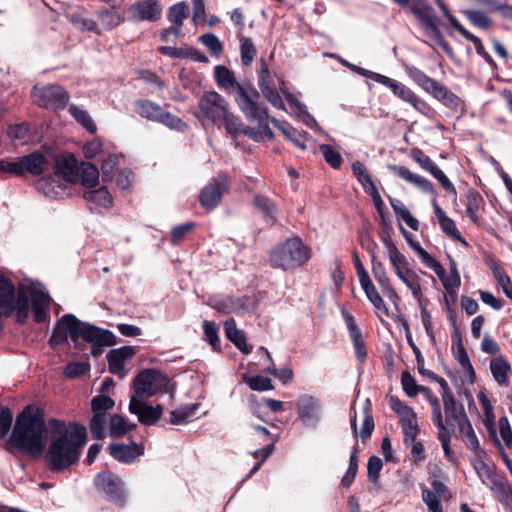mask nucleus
Here are the masks:
<instances>
[{
    "instance_id": "obj_1",
    "label": "nucleus",
    "mask_w": 512,
    "mask_h": 512,
    "mask_svg": "<svg viewBox=\"0 0 512 512\" xmlns=\"http://www.w3.org/2000/svg\"><path fill=\"white\" fill-rule=\"evenodd\" d=\"M53 436L46 454V462L53 470H63L74 464L86 442V428L79 424L67 426L58 420L51 422Z\"/></svg>"
},
{
    "instance_id": "obj_2",
    "label": "nucleus",
    "mask_w": 512,
    "mask_h": 512,
    "mask_svg": "<svg viewBox=\"0 0 512 512\" xmlns=\"http://www.w3.org/2000/svg\"><path fill=\"white\" fill-rule=\"evenodd\" d=\"M70 338L75 347H80L82 342L94 346L92 354L96 356L99 350L96 347L112 346L115 344V336L108 330L98 328L90 323L78 320L72 314L64 315L56 324L50 337L51 345H59Z\"/></svg>"
},
{
    "instance_id": "obj_3",
    "label": "nucleus",
    "mask_w": 512,
    "mask_h": 512,
    "mask_svg": "<svg viewBox=\"0 0 512 512\" xmlns=\"http://www.w3.org/2000/svg\"><path fill=\"white\" fill-rule=\"evenodd\" d=\"M46 434L42 417L33 409L26 408L16 420L11 443L24 453L39 456L45 447Z\"/></svg>"
},
{
    "instance_id": "obj_4",
    "label": "nucleus",
    "mask_w": 512,
    "mask_h": 512,
    "mask_svg": "<svg viewBox=\"0 0 512 512\" xmlns=\"http://www.w3.org/2000/svg\"><path fill=\"white\" fill-rule=\"evenodd\" d=\"M199 115L215 124H224L229 134L237 135L241 132V123L237 116L229 110V103L216 91L205 92L198 102Z\"/></svg>"
},
{
    "instance_id": "obj_5",
    "label": "nucleus",
    "mask_w": 512,
    "mask_h": 512,
    "mask_svg": "<svg viewBox=\"0 0 512 512\" xmlns=\"http://www.w3.org/2000/svg\"><path fill=\"white\" fill-rule=\"evenodd\" d=\"M310 248L299 238H289L270 253L273 267L290 271L304 265L310 258Z\"/></svg>"
},
{
    "instance_id": "obj_6",
    "label": "nucleus",
    "mask_w": 512,
    "mask_h": 512,
    "mask_svg": "<svg viewBox=\"0 0 512 512\" xmlns=\"http://www.w3.org/2000/svg\"><path fill=\"white\" fill-rule=\"evenodd\" d=\"M13 312L19 322L25 320L29 314L28 298L22 292L16 294L8 279L0 278V316H9Z\"/></svg>"
},
{
    "instance_id": "obj_7",
    "label": "nucleus",
    "mask_w": 512,
    "mask_h": 512,
    "mask_svg": "<svg viewBox=\"0 0 512 512\" xmlns=\"http://www.w3.org/2000/svg\"><path fill=\"white\" fill-rule=\"evenodd\" d=\"M169 380L161 372L147 369L139 373L133 381L135 394L132 397L149 398L166 391Z\"/></svg>"
},
{
    "instance_id": "obj_8",
    "label": "nucleus",
    "mask_w": 512,
    "mask_h": 512,
    "mask_svg": "<svg viewBox=\"0 0 512 512\" xmlns=\"http://www.w3.org/2000/svg\"><path fill=\"white\" fill-rule=\"evenodd\" d=\"M33 101L45 108L61 109L69 101L68 93L60 86L55 84H37L32 91Z\"/></svg>"
},
{
    "instance_id": "obj_9",
    "label": "nucleus",
    "mask_w": 512,
    "mask_h": 512,
    "mask_svg": "<svg viewBox=\"0 0 512 512\" xmlns=\"http://www.w3.org/2000/svg\"><path fill=\"white\" fill-rule=\"evenodd\" d=\"M234 99L240 110L249 120L261 123L268 118L267 108L258 103L259 94L254 89H248L244 86L238 87L234 94Z\"/></svg>"
},
{
    "instance_id": "obj_10",
    "label": "nucleus",
    "mask_w": 512,
    "mask_h": 512,
    "mask_svg": "<svg viewBox=\"0 0 512 512\" xmlns=\"http://www.w3.org/2000/svg\"><path fill=\"white\" fill-rule=\"evenodd\" d=\"M412 12L422 22L426 35L435 41L438 45L446 48L445 42L437 26V17L434 9L425 0H418L411 7Z\"/></svg>"
},
{
    "instance_id": "obj_11",
    "label": "nucleus",
    "mask_w": 512,
    "mask_h": 512,
    "mask_svg": "<svg viewBox=\"0 0 512 512\" xmlns=\"http://www.w3.org/2000/svg\"><path fill=\"white\" fill-rule=\"evenodd\" d=\"M373 80L388 87L402 101L410 104L415 110L425 113L429 108L409 87L385 75L374 73Z\"/></svg>"
},
{
    "instance_id": "obj_12",
    "label": "nucleus",
    "mask_w": 512,
    "mask_h": 512,
    "mask_svg": "<svg viewBox=\"0 0 512 512\" xmlns=\"http://www.w3.org/2000/svg\"><path fill=\"white\" fill-rule=\"evenodd\" d=\"M129 18L133 22L157 21L162 14L158 0H140L128 8Z\"/></svg>"
},
{
    "instance_id": "obj_13",
    "label": "nucleus",
    "mask_w": 512,
    "mask_h": 512,
    "mask_svg": "<svg viewBox=\"0 0 512 512\" xmlns=\"http://www.w3.org/2000/svg\"><path fill=\"white\" fill-rule=\"evenodd\" d=\"M470 462L478 478L484 485L490 489H493L498 485L495 466L490 461L487 453L484 450H482V454L474 453V456L471 458Z\"/></svg>"
},
{
    "instance_id": "obj_14",
    "label": "nucleus",
    "mask_w": 512,
    "mask_h": 512,
    "mask_svg": "<svg viewBox=\"0 0 512 512\" xmlns=\"http://www.w3.org/2000/svg\"><path fill=\"white\" fill-rule=\"evenodd\" d=\"M144 398L131 397L129 403L130 413L137 416L140 423L154 425L162 416L161 405L152 406L143 400Z\"/></svg>"
},
{
    "instance_id": "obj_15",
    "label": "nucleus",
    "mask_w": 512,
    "mask_h": 512,
    "mask_svg": "<svg viewBox=\"0 0 512 512\" xmlns=\"http://www.w3.org/2000/svg\"><path fill=\"white\" fill-rule=\"evenodd\" d=\"M95 485L114 502L122 503L124 500L123 483L117 475L111 472H101L95 477Z\"/></svg>"
},
{
    "instance_id": "obj_16",
    "label": "nucleus",
    "mask_w": 512,
    "mask_h": 512,
    "mask_svg": "<svg viewBox=\"0 0 512 512\" xmlns=\"http://www.w3.org/2000/svg\"><path fill=\"white\" fill-rule=\"evenodd\" d=\"M135 354L134 348L131 346H123L117 349H112L107 354L109 370L115 375L124 378L126 375L125 367Z\"/></svg>"
},
{
    "instance_id": "obj_17",
    "label": "nucleus",
    "mask_w": 512,
    "mask_h": 512,
    "mask_svg": "<svg viewBox=\"0 0 512 512\" xmlns=\"http://www.w3.org/2000/svg\"><path fill=\"white\" fill-rule=\"evenodd\" d=\"M455 422L458 425L460 436L466 447L472 450L473 453L482 454L483 449L466 413L459 412L458 415L455 414Z\"/></svg>"
},
{
    "instance_id": "obj_18",
    "label": "nucleus",
    "mask_w": 512,
    "mask_h": 512,
    "mask_svg": "<svg viewBox=\"0 0 512 512\" xmlns=\"http://www.w3.org/2000/svg\"><path fill=\"white\" fill-rule=\"evenodd\" d=\"M321 405L317 399L310 395H303L299 399L298 413L306 426H315L320 418Z\"/></svg>"
},
{
    "instance_id": "obj_19",
    "label": "nucleus",
    "mask_w": 512,
    "mask_h": 512,
    "mask_svg": "<svg viewBox=\"0 0 512 512\" xmlns=\"http://www.w3.org/2000/svg\"><path fill=\"white\" fill-rule=\"evenodd\" d=\"M390 169L393 171L395 175L405 180L406 182L416 186L424 193L432 195L434 198L436 196V191L432 185V183L426 178L411 172L404 166L394 165L391 166Z\"/></svg>"
},
{
    "instance_id": "obj_20",
    "label": "nucleus",
    "mask_w": 512,
    "mask_h": 512,
    "mask_svg": "<svg viewBox=\"0 0 512 512\" xmlns=\"http://www.w3.org/2000/svg\"><path fill=\"white\" fill-rule=\"evenodd\" d=\"M382 242L395 275L410 267L408 259L400 252L389 234L382 236Z\"/></svg>"
},
{
    "instance_id": "obj_21",
    "label": "nucleus",
    "mask_w": 512,
    "mask_h": 512,
    "mask_svg": "<svg viewBox=\"0 0 512 512\" xmlns=\"http://www.w3.org/2000/svg\"><path fill=\"white\" fill-rule=\"evenodd\" d=\"M30 296L32 300L34 319L38 323L44 322L46 319V312L51 302L50 296L39 286H33L31 288Z\"/></svg>"
},
{
    "instance_id": "obj_22",
    "label": "nucleus",
    "mask_w": 512,
    "mask_h": 512,
    "mask_svg": "<svg viewBox=\"0 0 512 512\" xmlns=\"http://www.w3.org/2000/svg\"><path fill=\"white\" fill-rule=\"evenodd\" d=\"M111 456L119 462L131 463L144 453V448L139 444L125 445L114 443L109 446Z\"/></svg>"
},
{
    "instance_id": "obj_23",
    "label": "nucleus",
    "mask_w": 512,
    "mask_h": 512,
    "mask_svg": "<svg viewBox=\"0 0 512 512\" xmlns=\"http://www.w3.org/2000/svg\"><path fill=\"white\" fill-rule=\"evenodd\" d=\"M432 206L435 216L437 217L443 232L446 233L449 237L453 238L455 241L463 244L464 246H468V243L462 237L454 221L445 214L435 199L432 200Z\"/></svg>"
},
{
    "instance_id": "obj_24",
    "label": "nucleus",
    "mask_w": 512,
    "mask_h": 512,
    "mask_svg": "<svg viewBox=\"0 0 512 512\" xmlns=\"http://www.w3.org/2000/svg\"><path fill=\"white\" fill-rule=\"evenodd\" d=\"M226 190V182L214 181L207 185L200 194V202L202 206L208 209L216 207Z\"/></svg>"
},
{
    "instance_id": "obj_25",
    "label": "nucleus",
    "mask_w": 512,
    "mask_h": 512,
    "mask_svg": "<svg viewBox=\"0 0 512 512\" xmlns=\"http://www.w3.org/2000/svg\"><path fill=\"white\" fill-rule=\"evenodd\" d=\"M78 167L76 158L71 154L62 155L56 159V175L62 177L67 182L77 181Z\"/></svg>"
},
{
    "instance_id": "obj_26",
    "label": "nucleus",
    "mask_w": 512,
    "mask_h": 512,
    "mask_svg": "<svg viewBox=\"0 0 512 512\" xmlns=\"http://www.w3.org/2000/svg\"><path fill=\"white\" fill-rule=\"evenodd\" d=\"M22 175L30 173L32 175H39L46 171L48 168V160L39 152H33L29 155L20 158Z\"/></svg>"
},
{
    "instance_id": "obj_27",
    "label": "nucleus",
    "mask_w": 512,
    "mask_h": 512,
    "mask_svg": "<svg viewBox=\"0 0 512 512\" xmlns=\"http://www.w3.org/2000/svg\"><path fill=\"white\" fill-rule=\"evenodd\" d=\"M372 273L383 293L391 299L396 298V291L391 285L385 266L376 260L374 255L372 256Z\"/></svg>"
},
{
    "instance_id": "obj_28",
    "label": "nucleus",
    "mask_w": 512,
    "mask_h": 512,
    "mask_svg": "<svg viewBox=\"0 0 512 512\" xmlns=\"http://www.w3.org/2000/svg\"><path fill=\"white\" fill-rule=\"evenodd\" d=\"M359 283H360L361 288L365 292L368 300L374 306L377 313H382L384 315H388V308H387L383 298L377 291L375 285L371 281L370 277L369 276L363 277L362 279L359 280Z\"/></svg>"
},
{
    "instance_id": "obj_29",
    "label": "nucleus",
    "mask_w": 512,
    "mask_h": 512,
    "mask_svg": "<svg viewBox=\"0 0 512 512\" xmlns=\"http://www.w3.org/2000/svg\"><path fill=\"white\" fill-rule=\"evenodd\" d=\"M214 77L218 87L228 93L236 92L242 86L237 82L234 73L223 65L214 68Z\"/></svg>"
},
{
    "instance_id": "obj_30",
    "label": "nucleus",
    "mask_w": 512,
    "mask_h": 512,
    "mask_svg": "<svg viewBox=\"0 0 512 512\" xmlns=\"http://www.w3.org/2000/svg\"><path fill=\"white\" fill-rule=\"evenodd\" d=\"M396 276L399 280L411 291L413 297L420 301L422 297L421 278L418 273L411 267L397 273Z\"/></svg>"
},
{
    "instance_id": "obj_31",
    "label": "nucleus",
    "mask_w": 512,
    "mask_h": 512,
    "mask_svg": "<svg viewBox=\"0 0 512 512\" xmlns=\"http://www.w3.org/2000/svg\"><path fill=\"white\" fill-rule=\"evenodd\" d=\"M226 337L244 354H249L251 349L246 344V339L233 319H228L224 323Z\"/></svg>"
},
{
    "instance_id": "obj_32",
    "label": "nucleus",
    "mask_w": 512,
    "mask_h": 512,
    "mask_svg": "<svg viewBox=\"0 0 512 512\" xmlns=\"http://www.w3.org/2000/svg\"><path fill=\"white\" fill-rule=\"evenodd\" d=\"M135 427V424L128 422L119 414L111 415L108 420V434L113 438H120Z\"/></svg>"
},
{
    "instance_id": "obj_33",
    "label": "nucleus",
    "mask_w": 512,
    "mask_h": 512,
    "mask_svg": "<svg viewBox=\"0 0 512 512\" xmlns=\"http://www.w3.org/2000/svg\"><path fill=\"white\" fill-rule=\"evenodd\" d=\"M99 179V170L91 163L82 162L77 169V181L87 188L96 186Z\"/></svg>"
},
{
    "instance_id": "obj_34",
    "label": "nucleus",
    "mask_w": 512,
    "mask_h": 512,
    "mask_svg": "<svg viewBox=\"0 0 512 512\" xmlns=\"http://www.w3.org/2000/svg\"><path fill=\"white\" fill-rule=\"evenodd\" d=\"M199 404H187L170 412V423L173 425H184L195 418Z\"/></svg>"
},
{
    "instance_id": "obj_35",
    "label": "nucleus",
    "mask_w": 512,
    "mask_h": 512,
    "mask_svg": "<svg viewBox=\"0 0 512 512\" xmlns=\"http://www.w3.org/2000/svg\"><path fill=\"white\" fill-rule=\"evenodd\" d=\"M271 122L282 132V134L290 140L296 147L301 150L306 148L305 135L294 129L287 122L279 121L276 118H271Z\"/></svg>"
},
{
    "instance_id": "obj_36",
    "label": "nucleus",
    "mask_w": 512,
    "mask_h": 512,
    "mask_svg": "<svg viewBox=\"0 0 512 512\" xmlns=\"http://www.w3.org/2000/svg\"><path fill=\"white\" fill-rule=\"evenodd\" d=\"M490 370L494 380L501 386L508 384L511 367L509 363L502 357H496L490 362Z\"/></svg>"
},
{
    "instance_id": "obj_37",
    "label": "nucleus",
    "mask_w": 512,
    "mask_h": 512,
    "mask_svg": "<svg viewBox=\"0 0 512 512\" xmlns=\"http://www.w3.org/2000/svg\"><path fill=\"white\" fill-rule=\"evenodd\" d=\"M479 403L482 408V419L485 427L487 430L494 434V425H495V419L496 416L494 414V408L491 404V401L489 400L488 396L485 394L484 391H480L477 395Z\"/></svg>"
},
{
    "instance_id": "obj_38",
    "label": "nucleus",
    "mask_w": 512,
    "mask_h": 512,
    "mask_svg": "<svg viewBox=\"0 0 512 512\" xmlns=\"http://www.w3.org/2000/svg\"><path fill=\"white\" fill-rule=\"evenodd\" d=\"M454 356L457 362L459 363L461 367V371L463 376L470 382L473 383L475 381L476 375L475 371L473 369V366L470 362L469 356L463 346V344L460 342L455 351Z\"/></svg>"
},
{
    "instance_id": "obj_39",
    "label": "nucleus",
    "mask_w": 512,
    "mask_h": 512,
    "mask_svg": "<svg viewBox=\"0 0 512 512\" xmlns=\"http://www.w3.org/2000/svg\"><path fill=\"white\" fill-rule=\"evenodd\" d=\"M427 93H430L435 99L439 100L447 107H457L459 104L458 97L446 86L438 83L437 81Z\"/></svg>"
},
{
    "instance_id": "obj_40",
    "label": "nucleus",
    "mask_w": 512,
    "mask_h": 512,
    "mask_svg": "<svg viewBox=\"0 0 512 512\" xmlns=\"http://www.w3.org/2000/svg\"><path fill=\"white\" fill-rule=\"evenodd\" d=\"M255 207L263 214V217L269 224H273L276 220V205L266 196L257 195L254 199Z\"/></svg>"
},
{
    "instance_id": "obj_41",
    "label": "nucleus",
    "mask_w": 512,
    "mask_h": 512,
    "mask_svg": "<svg viewBox=\"0 0 512 512\" xmlns=\"http://www.w3.org/2000/svg\"><path fill=\"white\" fill-rule=\"evenodd\" d=\"M84 198L100 207L108 208L112 205V196L106 187L89 189L84 193Z\"/></svg>"
},
{
    "instance_id": "obj_42",
    "label": "nucleus",
    "mask_w": 512,
    "mask_h": 512,
    "mask_svg": "<svg viewBox=\"0 0 512 512\" xmlns=\"http://www.w3.org/2000/svg\"><path fill=\"white\" fill-rule=\"evenodd\" d=\"M135 110L140 116L151 121H157L158 118H161L163 108L151 101L142 100L136 102Z\"/></svg>"
},
{
    "instance_id": "obj_43",
    "label": "nucleus",
    "mask_w": 512,
    "mask_h": 512,
    "mask_svg": "<svg viewBox=\"0 0 512 512\" xmlns=\"http://www.w3.org/2000/svg\"><path fill=\"white\" fill-rule=\"evenodd\" d=\"M390 204L397 216L401 218L411 229H419V221L410 213L407 207L399 199L391 198Z\"/></svg>"
},
{
    "instance_id": "obj_44",
    "label": "nucleus",
    "mask_w": 512,
    "mask_h": 512,
    "mask_svg": "<svg viewBox=\"0 0 512 512\" xmlns=\"http://www.w3.org/2000/svg\"><path fill=\"white\" fill-rule=\"evenodd\" d=\"M437 382H439L444 389L442 400L445 412L448 415V417H451L455 421V414L458 415L459 412H464V410L457 409L455 398L453 394L450 392L447 382L443 378H439Z\"/></svg>"
},
{
    "instance_id": "obj_45",
    "label": "nucleus",
    "mask_w": 512,
    "mask_h": 512,
    "mask_svg": "<svg viewBox=\"0 0 512 512\" xmlns=\"http://www.w3.org/2000/svg\"><path fill=\"white\" fill-rule=\"evenodd\" d=\"M39 189H41L47 196L50 197H63L67 194L66 186L57 183L54 178L42 179L38 183Z\"/></svg>"
},
{
    "instance_id": "obj_46",
    "label": "nucleus",
    "mask_w": 512,
    "mask_h": 512,
    "mask_svg": "<svg viewBox=\"0 0 512 512\" xmlns=\"http://www.w3.org/2000/svg\"><path fill=\"white\" fill-rule=\"evenodd\" d=\"M406 72L408 76L423 90L428 92L430 88L434 85L436 80L432 79L428 75H426L423 71L420 69L414 67V66H407Z\"/></svg>"
},
{
    "instance_id": "obj_47",
    "label": "nucleus",
    "mask_w": 512,
    "mask_h": 512,
    "mask_svg": "<svg viewBox=\"0 0 512 512\" xmlns=\"http://www.w3.org/2000/svg\"><path fill=\"white\" fill-rule=\"evenodd\" d=\"M107 424L106 414L93 413L90 420V431L95 439L102 440L105 438Z\"/></svg>"
},
{
    "instance_id": "obj_48",
    "label": "nucleus",
    "mask_w": 512,
    "mask_h": 512,
    "mask_svg": "<svg viewBox=\"0 0 512 512\" xmlns=\"http://www.w3.org/2000/svg\"><path fill=\"white\" fill-rule=\"evenodd\" d=\"M493 276L497 281V284L502 288L505 295L512 299V283L506 272L497 264L491 266Z\"/></svg>"
},
{
    "instance_id": "obj_49",
    "label": "nucleus",
    "mask_w": 512,
    "mask_h": 512,
    "mask_svg": "<svg viewBox=\"0 0 512 512\" xmlns=\"http://www.w3.org/2000/svg\"><path fill=\"white\" fill-rule=\"evenodd\" d=\"M352 171L357 180L362 185L365 192L370 191L371 189L375 188V184L372 181L368 171L366 170L365 166L361 162H354L352 164Z\"/></svg>"
},
{
    "instance_id": "obj_50",
    "label": "nucleus",
    "mask_w": 512,
    "mask_h": 512,
    "mask_svg": "<svg viewBox=\"0 0 512 512\" xmlns=\"http://www.w3.org/2000/svg\"><path fill=\"white\" fill-rule=\"evenodd\" d=\"M401 421L402 430L404 433V442H414L418 435V424L416 414L406 417Z\"/></svg>"
},
{
    "instance_id": "obj_51",
    "label": "nucleus",
    "mask_w": 512,
    "mask_h": 512,
    "mask_svg": "<svg viewBox=\"0 0 512 512\" xmlns=\"http://www.w3.org/2000/svg\"><path fill=\"white\" fill-rule=\"evenodd\" d=\"M69 112L89 132L94 133L96 131V124L87 111L78 106L72 105L69 107Z\"/></svg>"
},
{
    "instance_id": "obj_52",
    "label": "nucleus",
    "mask_w": 512,
    "mask_h": 512,
    "mask_svg": "<svg viewBox=\"0 0 512 512\" xmlns=\"http://www.w3.org/2000/svg\"><path fill=\"white\" fill-rule=\"evenodd\" d=\"M188 7L185 2H179L169 8L168 19L171 23L181 29L184 20L187 18Z\"/></svg>"
},
{
    "instance_id": "obj_53",
    "label": "nucleus",
    "mask_w": 512,
    "mask_h": 512,
    "mask_svg": "<svg viewBox=\"0 0 512 512\" xmlns=\"http://www.w3.org/2000/svg\"><path fill=\"white\" fill-rule=\"evenodd\" d=\"M437 430H438V439L441 443L444 455L446 456V458L449 461L455 462L456 457L450 447L451 433H450L449 429L446 426H441V427L437 428Z\"/></svg>"
},
{
    "instance_id": "obj_54",
    "label": "nucleus",
    "mask_w": 512,
    "mask_h": 512,
    "mask_svg": "<svg viewBox=\"0 0 512 512\" xmlns=\"http://www.w3.org/2000/svg\"><path fill=\"white\" fill-rule=\"evenodd\" d=\"M118 166V157L115 154H107L101 163L102 178L104 181L111 180L114 177Z\"/></svg>"
},
{
    "instance_id": "obj_55",
    "label": "nucleus",
    "mask_w": 512,
    "mask_h": 512,
    "mask_svg": "<svg viewBox=\"0 0 512 512\" xmlns=\"http://www.w3.org/2000/svg\"><path fill=\"white\" fill-rule=\"evenodd\" d=\"M67 17L76 28L82 31H94L96 29L95 22L84 17L81 12L68 13Z\"/></svg>"
},
{
    "instance_id": "obj_56",
    "label": "nucleus",
    "mask_w": 512,
    "mask_h": 512,
    "mask_svg": "<svg viewBox=\"0 0 512 512\" xmlns=\"http://www.w3.org/2000/svg\"><path fill=\"white\" fill-rule=\"evenodd\" d=\"M442 284L449 293H454L459 288L461 280L454 262L451 263L450 272L446 274L445 278L442 280Z\"/></svg>"
},
{
    "instance_id": "obj_57",
    "label": "nucleus",
    "mask_w": 512,
    "mask_h": 512,
    "mask_svg": "<svg viewBox=\"0 0 512 512\" xmlns=\"http://www.w3.org/2000/svg\"><path fill=\"white\" fill-rule=\"evenodd\" d=\"M114 405V400L105 395L95 396L91 401V408L93 413L106 414V411L112 409Z\"/></svg>"
},
{
    "instance_id": "obj_58",
    "label": "nucleus",
    "mask_w": 512,
    "mask_h": 512,
    "mask_svg": "<svg viewBox=\"0 0 512 512\" xmlns=\"http://www.w3.org/2000/svg\"><path fill=\"white\" fill-rule=\"evenodd\" d=\"M245 381L254 391H268L274 389L272 381L264 376L245 377Z\"/></svg>"
},
{
    "instance_id": "obj_59",
    "label": "nucleus",
    "mask_w": 512,
    "mask_h": 512,
    "mask_svg": "<svg viewBox=\"0 0 512 512\" xmlns=\"http://www.w3.org/2000/svg\"><path fill=\"white\" fill-rule=\"evenodd\" d=\"M401 384L403 390L409 397H415L420 392L422 386L417 385L415 378L410 372L404 371L401 375Z\"/></svg>"
},
{
    "instance_id": "obj_60",
    "label": "nucleus",
    "mask_w": 512,
    "mask_h": 512,
    "mask_svg": "<svg viewBox=\"0 0 512 512\" xmlns=\"http://www.w3.org/2000/svg\"><path fill=\"white\" fill-rule=\"evenodd\" d=\"M275 77H277V79H278V82H279L278 87H279L280 91L285 96L286 100L291 104V106H293L299 112V114H306L305 105L302 104L301 102H299L296 99V97L293 96L287 90L286 83L283 80V77L282 76H278L276 74H275Z\"/></svg>"
},
{
    "instance_id": "obj_61",
    "label": "nucleus",
    "mask_w": 512,
    "mask_h": 512,
    "mask_svg": "<svg viewBox=\"0 0 512 512\" xmlns=\"http://www.w3.org/2000/svg\"><path fill=\"white\" fill-rule=\"evenodd\" d=\"M319 148L326 162L330 164L331 167H340L342 163V157L336 150H334L330 145L327 144H322L320 145Z\"/></svg>"
},
{
    "instance_id": "obj_62",
    "label": "nucleus",
    "mask_w": 512,
    "mask_h": 512,
    "mask_svg": "<svg viewBox=\"0 0 512 512\" xmlns=\"http://www.w3.org/2000/svg\"><path fill=\"white\" fill-rule=\"evenodd\" d=\"M240 52L243 64L249 66L256 54L255 47L250 39L245 38L241 41Z\"/></svg>"
},
{
    "instance_id": "obj_63",
    "label": "nucleus",
    "mask_w": 512,
    "mask_h": 512,
    "mask_svg": "<svg viewBox=\"0 0 512 512\" xmlns=\"http://www.w3.org/2000/svg\"><path fill=\"white\" fill-rule=\"evenodd\" d=\"M200 42L207 47L214 55L219 56L222 52V44L219 38L211 33L204 34L200 37Z\"/></svg>"
},
{
    "instance_id": "obj_64",
    "label": "nucleus",
    "mask_w": 512,
    "mask_h": 512,
    "mask_svg": "<svg viewBox=\"0 0 512 512\" xmlns=\"http://www.w3.org/2000/svg\"><path fill=\"white\" fill-rule=\"evenodd\" d=\"M464 14L473 25L483 29L489 28L490 19L484 13L477 10H466Z\"/></svg>"
}]
</instances>
